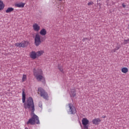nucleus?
<instances>
[{"label":"nucleus","mask_w":129,"mask_h":129,"mask_svg":"<svg viewBox=\"0 0 129 129\" xmlns=\"http://www.w3.org/2000/svg\"><path fill=\"white\" fill-rule=\"evenodd\" d=\"M85 40H87V38H84V39H83V41H85Z\"/></svg>","instance_id":"a878e982"},{"label":"nucleus","mask_w":129,"mask_h":129,"mask_svg":"<svg viewBox=\"0 0 129 129\" xmlns=\"http://www.w3.org/2000/svg\"><path fill=\"white\" fill-rule=\"evenodd\" d=\"M36 124H40V120H39V117L37 116L36 114L33 113V116L29 119L28 121L27 122V124H35L36 123Z\"/></svg>","instance_id":"7ed1b4c3"},{"label":"nucleus","mask_w":129,"mask_h":129,"mask_svg":"<svg viewBox=\"0 0 129 129\" xmlns=\"http://www.w3.org/2000/svg\"><path fill=\"white\" fill-rule=\"evenodd\" d=\"M93 5H94V3H93V2H90L88 4V6H93Z\"/></svg>","instance_id":"b1692460"},{"label":"nucleus","mask_w":129,"mask_h":129,"mask_svg":"<svg viewBox=\"0 0 129 129\" xmlns=\"http://www.w3.org/2000/svg\"><path fill=\"white\" fill-rule=\"evenodd\" d=\"M30 57L33 59L37 58L38 57L37 56V52L35 51H32L30 53Z\"/></svg>","instance_id":"9d476101"},{"label":"nucleus","mask_w":129,"mask_h":129,"mask_svg":"<svg viewBox=\"0 0 129 129\" xmlns=\"http://www.w3.org/2000/svg\"><path fill=\"white\" fill-rule=\"evenodd\" d=\"M58 69L60 70V72L64 73L63 72V67L62 66H58Z\"/></svg>","instance_id":"412c9836"},{"label":"nucleus","mask_w":129,"mask_h":129,"mask_svg":"<svg viewBox=\"0 0 129 129\" xmlns=\"http://www.w3.org/2000/svg\"><path fill=\"white\" fill-rule=\"evenodd\" d=\"M122 6L123 8H125V7H126V6H125V5H124L123 4H122Z\"/></svg>","instance_id":"393cba45"},{"label":"nucleus","mask_w":129,"mask_h":129,"mask_svg":"<svg viewBox=\"0 0 129 129\" xmlns=\"http://www.w3.org/2000/svg\"><path fill=\"white\" fill-rule=\"evenodd\" d=\"M67 106L68 108V112L69 114H75L76 113V108L72 104H69Z\"/></svg>","instance_id":"423d86ee"},{"label":"nucleus","mask_w":129,"mask_h":129,"mask_svg":"<svg viewBox=\"0 0 129 129\" xmlns=\"http://www.w3.org/2000/svg\"><path fill=\"white\" fill-rule=\"evenodd\" d=\"M38 106L40 108H43V103H42V101L39 102Z\"/></svg>","instance_id":"aec40b11"},{"label":"nucleus","mask_w":129,"mask_h":129,"mask_svg":"<svg viewBox=\"0 0 129 129\" xmlns=\"http://www.w3.org/2000/svg\"><path fill=\"white\" fill-rule=\"evenodd\" d=\"M39 34L41 35V36H45L47 34V31H46V29L43 28L40 30Z\"/></svg>","instance_id":"4468645a"},{"label":"nucleus","mask_w":129,"mask_h":129,"mask_svg":"<svg viewBox=\"0 0 129 129\" xmlns=\"http://www.w3.org/2000/svg\"><path fill=\"white\" fill-rule=\"evenodd\" d=\"M27 80V75H23L22 77V82H25Z\"/></svg>","instance_id":"6ab92c4d"},{"label":"nucleus","mask_w":129,"mask_h":129,"mask_svg":"<svg viewBox=\"0 0 129 129\" xmlns=\"http://www.w3.org/2000/svg\"><path fill=\"white\" fill-rule=\"evenodd\" d=\"M100 121H101V120L99 118H95L92 120L93 124H98Z\"/></svg>","instance_id":"f8f14e48"},{"label":"nucleus","mask_w":129,"mask_h":129,"mask_svg":"<svg viewBox=\"0 0 129 129\" xmlns=\"http://www.w3.org/2000/svg\"><path fill=\"white\" fill-rule=\"evenodd\" d=\"M25 5H26V3H18L17 4H16L15 6L17 8H24V7H25Z\"/></svg>","instance_id":"ddd939ff"},{"label":"nucleus","mask_w":129,"mask_h":129,"mask_svg":"<svg viewBox=\"0 0 129 129\" xmlns=\"http://www.w3.org/2000/svg\"><path fill=\"white\" fill-rule=\"evenodd\" d=\"M33 72L34 75L37 81H42V82H44V81H45V78L42 76L43 71H42V70L38 69L36 70V69H34Z\"/></svg>","instance_id":"f03ea898"},{"label":"nucleus","mask_w":129,"mask_h":129,"mask_svg":"<svg viewBox=\"0 0 129 129\" xmlns=\"http://www.w3.org/2000/svg\"><path fill=\"white\" fill-rule=\"evenodd\" d=\"M120 48V46H116L115 48L114 49V52H115V51H117V50H119Z\"/></svg>","instance_id":"4be33fe9"},{"label":"nucleus","mask_w":129,"mask_h":129,"mask_svg":"<svg viewBox=\"0 0 129 129\" xmlns=\"http://www.w3.org/2000/svg\"><path fill=\"white\" fill-rule=\"evenodd\" d=\"M59 1H62V0H59Z\"/></svg>","instance_id":"c85d7f7f"},{"label":"nucleus","mask_w":129,"mask_h":129,"mask_svg":"<svg viewBox=\"0 0 129 129\" xmlns=\"http://www.w3.org/2000/svg\"><path fill=\"white\" fill-rule=\"evenodd\" d=\"M25 129H28V127H25Z\"/></svg>","instance_id":"cd10ccee"},{"label":"nucleus","mask_w":129,"mask_h":129,"mask_svg":"<svg viewBox=\"0 0 129 129\" xmlns=\"http://www.w3.org/2000/svg\"><path fill=\"white\" fill-rule=\"evenodd\" d=\"M13 11H14V8H9L6 10V13H7V14H9L10 13H12V12H13Z\"/></svg>","instance_id":"f3484780"},{"label":"nucleus","mask_w":129,"mask_h":129,"mask_svg":"<svg viewBox=\"0 0 129 129\" xmlns=\"http://www.w3.org/2000/svg\"><path fill=\"white\" fill-rule=\"evenodd\" d=\"M32 28L35 32H39L40 31V26L37 23H35L33 25Z\"/></svg>","instance_id":"1a4fd4ad"},{"label":"nucleus","mask_w":129,"mask_h":129,"mask_svg":"<svg viewBox=\"0 0 129 129\" xmlns=\"http://www.w3.org/2000/svg\"><path fill=\"white\" fill-rule=\"evenodd\" d=\"M28 45H29V42L25 40L22 41L20 43H16L15 44V45L19 48H26Z\"/></svg>","instance_id":"0eeeda50"},{"label":"nucleus","mask_w":129,"mask_h":129,"mask_svg":"<svg viewBox=\"0 0 129 129\" xmlns=\"http://www.w3.org/2000/svg\"><path fill=\"white\" fill-rule=\"evenodd\" d=\"M82 124L84 127V129H88L89 125V120L86 118H83L82 120Z\"/></svg>","instance_id":"6e6552de"},{"label":"nucleus","mask_w":129,"mask_h":129,"mask_svg":"<svg viewBox=\"0 0 129 129\" xmlns=\"http://www.w3.org/2000/svg\"><path fill=\"white\" fill-rule=\"evenodd\" d=\"M71 97H75L76 96V90L75 89H71L70 92Z\"/></svg>","instance_id":"9b49d317"},{"label":"nucleus","mask_w":129,"mask_h":129,"mask_svg":"<svg viewBox=\"0 0 129 129\" xmlns=\"http://www.w3.org/2000/svg\"><path fill=\"white\" fill-rule=\"evenodd\" d=\"M102 117H103V118H105V117H106V116H102Z\"/></svg>","instance_id":"bb28decb"},{"label":"nucleus","mask_w":129,"mask_h":129,"mask_svg":"<svg viewBox=\"0 0 129 129\" xmlns=\"http://www.w3.org/2000/svg\"><path fill=\"white\" fill-rule=\"evenodd\" d=\"M5 8V5H4V2L3 1H0V11L4 10Z\"/></svg>","instance_id":"dca6fc26"},{"label":"nucleus","mask_w":129,"mask_h":129,"mask_svg":"<svg viewBox=\"0 0 129 129\" xmlns=\"http://www.w3.org/2000/svg\"><path fill=\"white\" fill-rule=\"evenodd\" d=\"M22 102L24 103V106L26 109L28 108L30 109L31 108L32 112L35 111V105H34V101H33V98L29 97L26 102V93L25 90L22 89Z\"/></svg>","instance_id":"f257e3e1"},{"label":"nucleus","mask_w":129,"mask_h":129,"mask_svg":"<svg viewBox=\"0 0 129 129\" xmlns=\"http://www.w3.org/2000/svg\"><path fill=\"white\" fill-rule=\"evenodd\" d=\"M46 40V37H42L41 38V36L40 35L37 34L35 35V39H34V44L37 47L39 46L41 42H43V41H45Z\"/></svg>","instance_id":"20e7f679"},{"label":"nucleus","mask_w":129,"mask_h":129,"mask_svg":"<svg viewBox=\"0 0 129 129\" xmlns=\"http://www.w3.org/2000/svg\"><path fill=\"white\" fill-rule=\"evenodd\" d=\"M43 53H44V51L40 50L36 52V55L37 57H39V56H41V55H42Z\"/></svg>","instance_id":"a211bd4d"},{"label":"nucleus","mask_w":129,"mask_h":129,"mask_svg":"<svg viewBox=\"0 0 129 129\" xmlns=\"http://www.w3.org/2000/svg\"><path fill=\"white\" fill-rule=\"evenodd\" d=\"M121 72H122V73H127V72H128V69L124 67L121 69Z\"/></svg>","instance_id":"2eb2a0df"},{"label":"nucleus","mask_w":129,"mask_h":129,"mask_svg":"<svg viewBox=\"0 0 129 129\" xmlns=\"http://www.w3.org/2000/svg\"><path fill=\"white\" fill-rule=\"evenodd\" d=\"M129 43V39H124V44H128Z\"/></svg>","instance_id":"5701e85b"},{"label":"nucleus","mask_w":129,"mask_h":129,"mask_svg":"<svg viewBox=\"0 0 129 129\" xmlns=\"http://www.w3.org/2000/svg\"><path fill=\"white\" fill-rule=\"evenodd\" d=\"M38 94H39L40 96H41V97H43L44 99H48V98H49L48 93H47L45 90L42 88H38Z\"/></svg>","instance_id":"39448f33"}]
</instances>
